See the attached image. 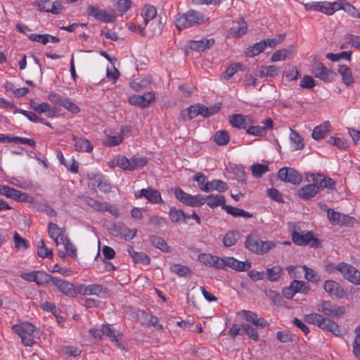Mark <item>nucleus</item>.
I'll return each mask as SVG.
<instances>
[{
  "label": "nucleus",
  "mask_w": 360,
  "mask_h": 360,
  "mask_svg": "<svg viewBox=\"0 0 360 360\" xmlns=\"http://www.w3.org/2000/svg\"><path fill=\"white\" fill-rule=\"evenodd\" d=\"M331 131V126L329 122H325L322 124L316 127L312 132V138L315 140L324 139Z\"/></svg>",
  "instance_id": "obj_36"
},
{
  "label": "nucleus",
  "mask_w": 360,
  "mask_h": 360,
  "mask_svg": "<svg viewBox=\"0 0 360 360\" xmlns=\"http://www.w3.org/2000/svg\"><path fill=\"white\" fill-rule=\"evenodd\" d=\"M339 0L334 2H313L306 5L307 9L314 10L315 11L321 12L326 15H333L338 11Z\"/></svg>",
  "instance_id": "obj_12"
},
{
  "label": "nucleus",
  "mask_w": 360,
  "mask_h": 360,
  "mask_svg": "<svg viewBox=\"0 0 360 360\" xmlns=\"http://www.w3.org/2000/svg\"><path fill=\"white\" fill-rule=\"evenodd\" d=\"M155 100V96L152 91L146 92L143 95H132L129 98L130 104L141 108H148Z\"/></svg>",
  "instance_id": "obj_18"
},
{
  "label": "nucleus",
  "mask_w": 360,
  "mask_h": 360,
  "mask_svg": "<svg viewBox=\"0 0 360 360\" xmlns=\"http://www.w3.org/2000/svg\"><path fill=\"white\" fill-rule=\"evenodd\" d=\"M339 272L343 278L354 285H360V271L345 262L339 263Z\"/></svg>",
  "instance_id": "obj_9"
},
{
  "label": "nucleus",
  "mask_w": 360,
  "mask_h": 360,
  "mask_svg": "<svg viewBox=\"0 0 360 360\" xmlns=\"http://www.w3.org/2000/svg\"><path fill=\"white\" fill-rule=\"evenodd\" d=\"M224 209L226 210V212L231 214L233 217H245V218H250L252 217V214H250L248 212L245 211L244 210L232 207L230 205L224 206Z\"/></svg>",
  "instance_id": "obj_44"
},
{
  "label": "nucleus",
  "mask_w": 360,
  "mask_h": 360,
  "mask_svg": "<svg viewBox=\"0 0 360 360\" xmlns=\"http://www.w3.org/2000/svg\"><path fill=\"white\" fill-rule=\"evenodd\" d=\"M13 240L15 248L17 249H27L29 245L27 241L22 238L17 232H15L13 236Z\"/></svg>",
  "instance_id": "obj_63"
},
{
  "label": "nucleus",
  "mask_w": 360,
  "mask_h": 360,
  "mask_svg": "<svg viewBox=\"0 0 360 360\" xmlns=\"http://www.w3.org/2000/svg\"><path fill=\"white\" fill-rule=\"evenodd\" d=\"M169 215L174 223H179L181 221H186L187 219H189V216L186 214L182 210H178L174 207L171 208Z\"/></svg>",
  "instance_id": "obj_47"
},
{
  "label": "nucleus",
  "mask_w": 360,
  "mask_h": 360,
  "mask_svg": "<svg viewBox=\"0 0 360 360\" xmlns=\"http://www.w3.org/2000/svg\"><path fill=\"white\" fill-rule=\"evenodd\" d=\"M38 6L41 11L53 14H58L62 11V5L58 1L50 2L49 0H39Z\"/></svg>",
  "instance_id": "obj_31"
},
{
  "label": "nucleus",
  "mask_w": 360,
  "mask_h": 360,
  "mask_svg": "<svg viewBox=\"0 0 360 360\" xmlns=\"http://www.w3.org/2000/svg\"><path fill=\"white\" fill-rule=\"evenodd\" d=\"M174 195L176 198L180 202L191 207H199L205 203H207L211 208L219 206H222L224 208V206H226L225 198L221 195H210L206 198L200 195H192L185 193L180 188H176L174 189Z\"/></svg>",
  "instance_id": "obj_1"
},
{
  "label": "nucleus",
  "mask_w": 360,
  "mask_h": 360,
  "mask_svg": "<svg viewBox=\"0 0 360 360\" xmlns=\"http://www.w3.org/2000/svg\"><path fill=\"white\" fill-rule=\"evenodd\" d=\"M89 186L93 188L97 186L101 192L105 193H110L112 189L111 184L101 174H94L89 179Z\"/></svg>",
  "instance_id": "obj_27"
},
{
  "label": "nucleus",
  "mask_w": 360,
  "mask_h": 360,
  "mask_svg": "<svg viewBox=\"0 0 360 360\" xmlns=\"http://www.w3.org/2000/svg\"><path fill=\"white\" fill-rule=\"evenodd\" d=\"M293 52V47L290 46L288 49H283L276 51L273 53L271 58L272 62L283 61L289 58Z\"/></svg>",
  "instance_id": "obj_41"
},
{
  "label": "nucleus",
  "mask_w": 360,
  "mask_h": 360,
  "mask_svg": "<svg viewBox=\"0 0 360 360\" xmlns=\"http://www.w3.org/2000/svg\"><path fill=\"white\" fill-rule=\"evenodd\" d=\"M104 134L105 139L103 143L107 147L117 146L123 141L124 137L115 129H106L104 130Z\"/></svg>",
  "instance_id": "obj_23"
},
{
  "label": "nucleus",
  "mask_w": 360,
  "mask_h": 360,
  "mask_svg": "<svg viewBox=\"0 0 360 360\" xmlns=\"http://www.w3.org/2000/svg\"><path fill=\"white\" fill-rule=\"evenodd\" d=\"M307 177L318 185L319 191L324 188L335 189V188L336 182L332 178L325 177L320 173H309Z\"/></svg>",
  "instance_id": "obj_20"
},
{
  "label": "nucleus",
  "mask_w": 360,
  "mask_h": 360,
  "mask_svg": "<svg viewBox=\"0 0 360 360\" xmlns=\"http://www.w3.org/2000/svg\"><path fill=\"white\" fill-rule=\"evenodd\" d=\"M32 109L35 112L39 114L44 113L49 118H53L56 115L55 108H51V105L46 102L34 103L32 105Z\"/></svg>",
  "instance_id": "obj_35"
},
{
  "label": "nucleus",
  "mask_w": 360,
  "mask_h": 360,
  "mask_svg": "<svg viewBox=\"0 0 360 360\" xmlns=\"http://www.w3.org/2000/svg\"><path fill=\"white\" fill-rule=\"evenodd\" d=\"M266 48V44L264 40L256 43L250 49H248L247 55L250 57H253L259 55L261 52H262Z\"/></svg>",
  "instance_id": "obj_54"
},
{
  "label": "nucleus",
  "mask_w": 360,
  "mask_h": 360,
  "mask_svg": "<svg viewBox=\"0 0 360 360\" xmlns=\"http://www.w3.org/2000/svg\"><path fill=\"white\" fill-rule=\"evenodd\" d=\"M241 316L247 321L251 322L258 328H264L269 326L264 319L258 317L257 314L252 311L242 310L240 311Z\"/></svg>",
  "instance_id": "obj_25"
},
{
  "label": "nucleus",
  "mask_w": 360,
  "mask_h": 360,
  "mask_svg": "<svg viewBox=\"0 0 360 360\" xmlns=\"http://www.w3.org/2000/svg\"><path fill=\"white\" fill-rule=\"evenodd\" d=\"M231 124L239 129H247L248 125L254 123L252 118L248 115L235 114L229 117Z\"/></svg>",
  "instance_id": "obj_22"
},
{
  "label": "nucleus",
  "mask_w": 360,
  "mask_h": 360,
  "mask_svg": "<svg viewBox=\"0 0 360 360\" xmlns=\"http://www.w3.org/2000/svg\"><path fill=\"white\" fill-rule=\"evenodd\" d=\"M20 277L26 281L34 282L38 285H45L50 282V275L40 271L22 273Z\"/></svg>",
  "instance_id": "obj_14"
},
{
  "label": "nucleus",
  "mask_w": 360,
  "mask_h": 360,
  "mask_svg": "<svg viewBox=\"0 0 360 360\" xmlns=\"http://www.w3.org/2000/svg\"><path fill=\"white\" fill-rule=\"evenodd\" d=\"M292 240L295 244L300 246L309 245L311 247H316L318 243V240L310 232L294 231Z\"/></svg>",
  "instance_id": "obj_16"
},
{
  "label": "nucleus",
  "mask_w": 360,
  "mask_h": 360,
  "mask_svg": "<svg viewBox=\"0 0 360 360\" xmlns=\"http://www.w3.org/2000/svg\"><path fill=\"white\" fill-rule=\"evenodd\" d=\"M290 140L293 150H297L304 148V143L302 136L295 130L290 129Z\"/></svg>",
  "instance_id": "obj_42"
},
{
  "label": "nucleus",
  "mask_w": 360,
  "mask_h": 360,
  "mask_svg": "<svg viewBox=\"0 0 360 360\" xmlns=\"http://www.w3.org/2000/svg\"><path fill=\"white\" fill-rule=\"evenodd\" d=\"M72 141L75 150L82 153H91L94 146L90 141L83 136H73Z\"/></svg>",
  "instance_id": "obj_30"
},
{
  "label": "nucleus",
  "mask_w": 360,
  "mask_h": 360,
  "mask_svg": "<svg viewBox=\"0 0 360 360\" xmlns=\"http://www.w3.org/2000/svg\"><path fill=\"white\" fill-rule=\"evenodd\" d=\"M157 10L155 6L146 4L141 9V16L143 18V25L146 27L150 22L149 27L153 34H160L163 25L159 20H157Z\"/></svg>",
  "instance_id": "obj_4"
},
{
  "label": "nucleus",
  "mask_w": 360,
  "mask_h": 360,
  "mask_svg": "<svg viewBox=\"0 0 360 360\" xmlns=\"http://www.w3.org/2000/svg\"><path fill=\"white\" fill-rule=\"evenodd\" d=\"M250 169L254 177L259 178L269 171V167L266 165L256 163L251 165Z\"/></svg>",
  "instance_id": "obj_50"
},
{
  "label": "nucleus",
  "mask_w": 360,
  "mask_h": 360,
  "mask_svg": "<svg viewBox=\"0 0 360 360\" xmlns=\"http://www.w3.org/2000/svg\"><path fill=\"white\" fill-rule=\"evenodd\" d=\"M152 244L157 248L163 252H169V247L167 245L166 241L159 236H153L151 238Z\"/></svg>",
  "instance_id": "obj_57"
},
{
  "label": "nucleus",
  "mask_w": 360,
  "mask_h": 360,
  "mask_svg": "<svg viewBox=\"0 0 360 360\" xmlns=\"http://www.w3.org/2000/svg\"><path fill=\"white\" fill-rule=\"evenodd\" d=\"M242 328L245 334L248 335L255 342H257L259 340V334L253 327L248 323H244L242 325Z\"/></svg>",
  "instance_id": "obj_61"
},
{
  "label": "nucleus",
  "mask_w": 360,
  "mask_h": 360,
  "mask_svg": "<svg viewBox=\"0 0 360 360\" xmlns=\"http://www.w3.org/2000/svg\"><path fill=\"white\" fill-rule=\"evenodd\" d=\"M283 269L281 266L276 265L271 268H267V278L271 282H276L279 280Z\"/></svg>",
  "instance_id": "obj_46"
},
{
  "label": "nucleus",
  "mask_w": 360,
  "mask_h": 360,
  "mask_svg": "<svg viewBox=\"0 0 360 360\" xmlns=\"http://www.w3.org/2000/svg\"><path fill=\"white\" fill-rule=\"evenodd\" d=\"M228 188L229 187L226 182L219 179H214L209 181L208 186L205 188L204 192L209 193L217 191L219 193H224L226 191Z\"/></svg>",
  "instance_id": "obj_37"
},
{
  "label": "nucleus",
  "mask_w": 360,
  "mask_h": 360,
  "mask_svg": "<svg viewBox=\"0 0 360 360\" xmlns=\"http://www.w3.org/2000/svg\"><path fill=\"white\" fill-rule=\"evenodd\" d=\"M128 252L135 263L148 264L150 262V259L147 255L135 251L132 247L128 248Z\"/></svg>",
  "instance_id": "obj_40"
},
{
  "label": "nucleus",
  "mask_w": 360,
  "mask_h": 360,
  "mask_svg": "<svg viewBox=\"0 0 360 360\" xmlns=\"http://www.w3.org/2000/svg\"><path fill=\"white\" fill-rule=\"evenodd\" d=\"M0 195L15 201L34 203V199L30 195L6 185H0Z\"/></svg>",
  "instance_id": "obj_7"
},
{
  "label": "nucleus",
  "mask_w": 360,
  "mask_h": 360,
  "mask_svg": "<svg viewBox=\"0 0 360 360\" xmlns=\"http://www.w3.org/2000/svg\"><path fill=\"white\" fill-rule=\"evenodd\" d=\"M324 319L325 318L322 315L317 313L306 314L304 317V321L317 326L319 328L321 323H322Z\"/></svg>",
  "instance_id": "obj_52"
},
{
  "label": "nucleus",
  "mask_w": 360,
  "mask_h": 360,
  "mask_svg": "<svg viewBox=\"0 0 360 360\" xmlns=\"http://www.w3.org/2000/svg\"><path fill=\"white\" fill-rule=\"evenodd\" d=\"M319 207L322 210L327 211L328 219L333 224L345 225L351 223V221L353 220V218L349 217L348 215L337 212L333 209L328 208L325 205L320 204Z\"/></svg>",
  "instance_id": "obj_19"
},
{
  "label": "nucleus",
  "mask_w": 360,
  "mask_h": 360,
  "mask_svg": "<svg viewBox=\"0 0 360 360\" xmlns=\"http://www.w3.org/2000/svg\"><path fill=\"white\" fill-rule=\"evenodd\" d=\"M312 73L315 77L326 82H331L334 77V73L321 63H318L314 67Z\"/></svg>",
  "instance_id": "obj_28"
},
{
  "label": "nucleus",
  "mask_w": 360,
  "mask_h": 360,
  "mask_svg": "<svg viewBox=\"0 0 360 360\" xmlns=\"http://www.w3.org/2000/svg\"><path fill=\"white\" fill-rule=\"evenodd\" d=\"M276 243L271 241H263L257 236H248L245 242V246L250 251L257 255H264L273 248L276 247Z\"/></svg>",
  "instance_id": "obj_6"
},
{
  "label": "nucleus",
  "mask_w": 360,
  "mask_h": 360,
  "mask_svg": "<svg viewBox=\"0 0 360 360\" xmlns=\"http://www.w3.org/2000/svg\"><path fill=\"white\" fill-rule=\"evenodd\" d=\"M214 43V40L212 38L210 39H201L199 40H192L189 43L190 48L192 50L196 51H202L205 50L206 49H209Z\"/></svg>",
  "instance_id": "obj_34"
},
{
  "label": "nucleus",
  "mask_w": 360,
  "mask_h": 360,
  "mask_svg": "<svg viewBox=\"0 0 360 360\" xmlns=\"http://www.w3.org/2000/svg\"><path fill=\"white\" fill-rule=\"evenodd\" d=\"M37 254L41 258H46L53 255V250L46 247L43 240H40L38 245Z\"/></svg>",
  "instance_id": "obj_56"
},
{
  "label": "nucleus",
  "mask_w": 360,
  "mask_h": 360,
  "mask_svg": "<svg viewBox=\"0 0 360 360\" xmlns=\"http://www.w3.org/2000/svg\"><path fill=\"white\" fill-rule=\"evenodd\" d=\"M323 288L330 297L341 298L345 295V292L340 284L333 280L326 281Z\"/></svg>",
  "instance_id": "obj_26"
},
{
  "label": "nucleus",
  "mask_w": 360,
  "mask_h": 360,
  "mask_svg": "<svg viewBox=\"0 0 360 360\" xmlns=\"http://www.w3.org/2000/svg\"><path fill=\"white\" fill-rule=\"evenodd\" d=\"M77 294L83 295H95L98 297H104L106 295L105 288L100 284L79 285H77Z\"/></svg>",
  "instance_id": "obj_15"
},
{
  "label": "nucleus",
  "mask_w": 360,
  "mask_h": 360,
  "mask_svg": "<svg viewBox=\"0 0 360 360\" xmlns=\"http://www.w3.org/2000/svg\"><path fill=\"white\" fill-rule=\"evenodd\" d=\"M239 238V233L237 231H229L224 236L223 244L226 247L234 245Z\"/></svg>",
  "instance_id": "obj_48"
},
{
  "label": "nucleus",
  "mask_w": 360,
  "mask_h": 360,
  "mask_svg": "<svg viewBox=\"0 0 360 360\" xmlns=\"http://www.w3.org/2000/svg\"><path fill=\"white\" fill-rule=\"evenodd\" d=\"M338 11L343 10L354 18H360L358 10L345 0H339Z\"/></svg>",
  "instance_id": "obj_43"
},
{
  "label": "nucleus",
  "mask_w": 360,
  "mask_h": 360,
  "mask_svg": "<svg viewBox=\"0 0 360 360\" xmlns=\"http://www.w3.org/2000/svg\"><path fill=\"white\" fill-rule=\"evenodd\" d=\"M338 72L341 75L342 81L346 86H351L354 82L351 69L347 65H340Z\"/></svg>",
  "instance_id": "obj_38"
},
{
  "label": "nucleus",
  "mask_w": 360,
  "mask_h": 360,
  "mask_svg": "<svg viewBox=\"0 0 360 360\" xmlns=\"http://www.w3.org/2000/svg\"><path fill=\"white\" fill-rule=\"evenodd\" d=\"M203 13L191 9L184 13H178L175 18V25L179 30H183L193 26L201 25L208 20Z\"/></svg>",
  "instance_id": "obj_3"
},
{
  "label": "nucleus",
  "mask_w": 360,
  "mask_h": 360,
  "mask_svg": "<svg viewBox=\"0 0 360 360\" xmlns=\"http://www.w3.org/2000/svg\"><path fill=\"white\" fill-rule=\"evenodd\" d=\"M291 288L294 290L295 293H304L306 294L309 290V287L307 283L302 281L294 280L290 283Z\"/></svg>",
  "instance_id": "obj_55"
},
{
  "label": "nucleus",
  "mask_w": 360,
  "mask_h": 360,
  "mask_svg": "<svg viewBox=\"0 0 360 360\" xmlns=\"http://www.w3.org/2000/svg\"><path fill=\"white\" fill-rule=\"evenodd\" d=\"M148 163L146 158L132 157L129 159V171L136 170L145 166Z\"/></svg>",
  "instance_id": "obj_51"
},
{
  "label": "nucleus",
  "mask_w": 360,
  "mask_h": 360,
  "mask_svg": "<svg viewBox=\"0 0 360 360\" xmlns=\"http://www.w3.org/2000/svg\"><path fill=\"white\" fill-rule=\"evenodd\" d=\"M247 32V24L243 19H240L236 25L230 30V34L234 37H238Z\"/></svg>",
  "instance_id": "obj_45"
},
{
  "label": "nucleus",
  "mask_w": 360,
  "mask_h": 360,
  "mask_svg": "<svg viewBox=\"0 0 360 360\" xmlns=\"http://www.w3.org/2000/svg\"><path fill=\"white\" fill-rule=\"evenodd\" d=\"M48 232L52 239L65 233V231L63 229L60 228L56 224L51 222L48 225Z\"/></svg>",
  "instance_id": "obj_60"
},
{
  "label": "nucleus",
  "mask_w": 360,
  "mask_h": 360,
  "mask_svg": "<svg viewBox=\"0 0 360 360\" xmlns=\"http://www.w3.org/2000/svg\"><path fill=\"white\" fill-rule=\"evenodd\" d=\"M251 262L248 260L241 262L233 257H221L219 269L230 268L237 271H245L251 267Z\"/></svg>",
  "instance_id": "obj_8"
},
{
  "label": "nucleus",
  "mask_w": 360,
  "mask_h": 360,
  "mask_svg": "<svg viewBox=\"0 0 360 360\" xmlns=\"http://www.w3.org/2000/svg\"><path fill=\"white\" fill-rule=\"evenodd\" d=\"M117 15L115 13L109 11L102 9L101 15L99 21L110 23L116 20Z\"/></svg>",
  "instance_id": "obj_62"
},
{
  "label": "nucleus",
  "mask_w": 360,
  "mask_h": 360,
  "mask_svg": "<svg viewBox=\"0 0 360 360\" xmlns=\"http://www.w3.org/2000/svg\"><path fill=\"white\" fill-rule=\"evenodd\" d=\"M131 0H118L115 5L117 15L122 16L131 6Z\"/></svg>",
  "instance_id": "obj_49"
},
{
  "label": "nucleus",
  "mask_w": 360,
  "mask_h": 360,
  "mask_svg": "<svg viewBox=\"0 0 360 360\" xmlns=\"http://www.w3.org/2000/svg\"><path fill=\"white\" fill-rule=\"evenodd\" d=\"M214 141L220 146L226 145L229 141V135L226 131H218L214 137Z\"/></svg>",
  "instance_id": "obj_59"
},
{
  "label": "nucleus",
  "mask_w": 360,
  "mask_h": 360,
  "mask_svg": "<svg viewBox=\"0 0 360 360\" xmlns=\"http://www.w3.org/2000/svg\"><path fill=\"white\" fill-rule=\"evenodd\" d=\"M84 202L89 207H91L92 209L98 212H103L105 207V202H101L98 200L91 197H84Z\"/></svg>",
  "instance_id": "obj_53"
},
{
  "label": "nucleus",
  "mask_w": 360,
  "mask_h": 360,
  "mask_svg": "<svg viewBox=\"0 0 360 360\" xmlns=\"http://www.w3.org/2000/svg\"><path fill=\"white\" fill-rule=\"evenodd\" d=\"M136 198H145L152 204L162 203L161 194L158 190L153 189L151 187L143 188L134 192Z\"/></svg>",
  "instance_id": "obj_17"
},
{
  "label": "nucleus",
  "mask_w": 360,
  "mask_h": 360,
  "mask_svg": "<svg viewBox=\"0 0 360 360\" xmlns=\"http://www.w3.org/2000/svg\"><path fill=\"white\" fill-rule=\"evenodd\" d=\"M193 180L198 183L199 188L202 191H204L205 188L208 186L209 181L206 176L200 172L194 175Z\"/></svg>",
  "instance_id": "obj_64"
},
{
  "label": "nucleus",
  "mask_w": 360,
  "mask_h": 360,
  "mask_svg": "<svg viewBox=\"0 0 360 360\" xmlns=\"http://www.w3.org/2000/svg\"><path fill=\"white\" fill-rule=\"evenodd\" d=\"M262 126H251L248 125L246 132L248 134L256 136H264L266 134L269 129H271L274 127L273 121L271 118H266L262 122Z\"/></svg>",
  "instance_id": "obj_21"
},
{
  "label": "nucleus",
  "mask_w": 360,
  "mask_h": 360,
  "mask_svg": "<svg viewBox=\"0 0 360 360\" xmlns=\"http://www.w3.org/2000/svg\"><path fill=\"white\" fill-rule=\"evenodd\" d=\"M319 191V186L316 183L307 184L302 186L298 191L299 196L304 200H309L314 198Z\"/></svg>",
  "instance_id": "obj_33"
},
{
  "label": "nucleus",
  "mask_w": 360,
  "mask_h": 360,
  "mask_svg": "<svg viewBox=\"0 0 360 360\" xmlns=\"http://www.w3.org/2000/svg\"><path fill=\"white\" fill-rule=\"evenodd\" d=\"M20 113L25 116L30 121L34 123H42L49 127H51V124L46 121L44 119L39 117L36 113L30 111H27L22 109H16L15 113Z\"/></svg>",
  "instance_id": "obj_39"
},
{
  "label": "nucleus",
  "mask_w": 360,
  "mask_h": 360,
  "mask_svg": "<svg viewBox=\"0 0 360 360\" xmlns=\"http://www.w3.org/2000/svg\"><path fill=\"white\" fill-rule=\"evenodd\" d=\"M278 177L281 181L292 185H298L302 181V175L292 167H283L280 169L278 172Z\"/></svg>",
  "instance_id": "obj_10"
},
{
  "label": "nucleus",
  "mask_w": 360,
  "mask_h": 360,
  "mask_svg": "<svg viewBox=\"0 0 360 360\" xmlns=\"http://www.w3.org/2000/svg\"><path fill=\"white\" fill-rule=\"evenodd\" d=\"M304 273V278L311 283H317L320 278L317 273L312 269L307 267V266H302Z\"/></svg>",
  "instance_id": "obj_58"
},
{
  "label": "nucleus",
  "mask_w": 360,
  "mask_h": 360,
  "mask_svg": "<svg viewBox=\"0 0 360 360\" xmlns=\"http://www.w3.org/2000/svg\"><path fill=\"white\" fill-rule=\"evenodd\" d=\"M104 332L111 340L119 349L124 350V344L121 342L123 334L117 330H115L109 323L104 324Z\"/></svg>",
  "instance_id": "obj_24"
},
{
  "label": "nucleus",
  "mask_w": 360,
  "mask_h": 360,
  "mask_svg": "<svg viewBox=\"0 0 360 360\" xmlns=\"http://www.w3.org/2000/svg\"><path fill=\"white\" fill-rule=\"evenodd\" d=\"M50 282L56 287L60 292L69 297H75L77 295V286L75 287L72 283L50 275Z\"/></svg>",
  "instance_id": "obj_11"
},
{
  "label": "nucleus",
  "mask_w": 360,
  "mask_h": 360,
  "mask_svg": "<svg viewBox=\"0 0 360 360\" xmlns=\"http://www.w3.org/2000/svg\"><path fill=\"white\" fill-rule=\"evenodd\" d=\"M13 330L19 335L25 347H32L35 343V327L32 323L22 322L15 324L13 326Z\"/></svg>",
  "instance_id": "obj_5"
},
{
  "label": "nucleus",
  "mask_w": 360,
  "mask_h": 360,
  "mask_svg": "<svg viewBox=\"0 0 360 360\" xmlns=\"http://www.w3.org/2000/svg\"><path fill=\"white\" fill-rule=\"evenodd\" d=\"M320 328L323 330L330 331L337 337L342 336L346 333L345 329L341 328L335 322L327 318H325L321 323Z\"/></svg>",
  "instance_id": "obj_29"
},
{
  "label": "nucleus",
  "mask_w": 360,
  "mask_h": 360,
  "mask_svg": "<svg viewBox=\"0 0 360 360\" xmlns=\"http://www.w3.org/2000/svg\"><path fill=\"white\" fill-rule=\"evenodd\" d=\"M198 259L202 264L212 268L219 269L221 257L212 255L210 253H201L198 255Z\"/></svg>",
  "instance_id": "obj_32"
},
{
  "label": "nucleus",
  "mask_w": 360,
  "mask_h": 360,
  "mask_svg": "<svg viewBox=\"0 0 360 360\" xmlns=\"http://www.w3.org/2000/svg\"><path fill=\"white\" fill-rule=\"evenodd\" d=\"M221 104L215 103L213 105L207 107L202 104L192 105L181 110L179 114V120L181 121H188L196 117L198 115H202L203 117H210L217 113L221 109Z\"/></svg>",
  "instance_id": "obj_2"
},
{
  "label": "nucleus",
  "mask_w": 360,
  "mask_h": 360,
  "mask_svg": "<svg viewBox=\"0 0 360 360\" xmlns=\"http://www.w3.org/2000/svg\"><path fill=\"white\" fill-rule=\"evenodd\" d=\"M316 309L324 315L332 317L340 316L345 312V307L341 306L335 307L329 301H321L318 303Z\"/></svg>",
  "instance_id": "obj_13"
}]
</instances>
